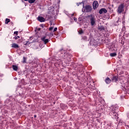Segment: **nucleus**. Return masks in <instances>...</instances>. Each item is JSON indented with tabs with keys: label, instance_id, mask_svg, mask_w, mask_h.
Returning <instances> with one entry per match:
<instances>
[{
	"label": "nucleus",
	"instance_id": "1",
	"mask_svg": "<svg viewBox=\"0 0 129 129\" xmlns=\"http://www.w3.org/2000/svg\"><path fill=\"white\" fill-rule=\"evenodd\" d=\"M89 18L90 19V22L91 26H94L95 25V22H96L95 18H94L92 15L90 16Z\"/></svg>",
	"mask_w": 129,
	"mask_h": 129
},
{
	"label": "nucleus",
	"instance_id": "2",
	"mask_svg": "<svg viewBox=\"0 0 129 129\" xmlns=\"http://www.w3.org/2000/svg\"><path fill=\"white\" fill-rule=\"evenodd\" d=\"M124 7V5L123 4H121L118 6V9H117V12L118 14H121V13H122V12L124 11V10L123 9Z\"/></svg>",
	"mask_w": 129,
	"mask_h": 129
},
{
	"label": "nucleus",
	"instance_id": "3",
	"mask_svg": "<svg viewBox=\"0 0 129 129\" xmlns=\"http://www.w3.org/2000/svg\"><path fill=\"white\" fill-rule=\"evenodd\" d=\"M109 115H110L112 118H114V119H117V118H118L117 113L114 112V111L110 112Z\"/></svg>",
	"mask_w": 129,
	"mask_h": 129
},
{
	"label": "nucleus",
	"instance_id": "4",
	"mask_svg": "<svg viewBox=\"0 0 129 129\" xmlns=\"http://www.w3.org/2000/svg\"><path fill=\"white\" fill-rule=\"evenodd\" d=\"M85 12L86 13H90L92 11V7L90 5H87L85 7Z\"/></svg>",
	"mask_w": 129,
	"mask_h": 129
},
{
	"label": "nucleus",
	"instance_id": "5",
	"mask_svg": "<svg viewBox=\"0 0 129 129\" xmlns=\"http://www.w3.org/2000/svg\"><path fill=\"white\" fill-rule=\"evenodd\" d=\"M93 8L94 10H96L98 8V2L96 1H94L93 3Z\"/></svg>",
	"mask_w": 129,
	"mask_h": 129
},
{
	"label": "nucleus",
	"instance_id": "6",
	"mask_svg": "<svg viewBox=\"0 0 129 129\" xmlns=\"http://www.w3.org/2000/svg\"><path fill=\"white\" fill-rule=\"evenodd\" d=\"M106 13H107V10L105 8H102L99 11V14L100 15L102 14H106Z\"/></svg>",
	"mask_w": 129,
	"mask_h": 129
},
{
	"label": "nucleus",
	"instance_id": "7",
	"mask_svg": "<svg viewBox=\"0 0 129 129\" xmlns=\"http://www.w3.org/2000/svg\"><path fill=\"white\" fill-rule=\"evenodd\" d=\"M41 41H42L44 44H47L49 42V39H46V36H43L41 38Z\"/></svg>",
	"mask_w": 129,
	"mask_h": 129
},
{
	"label": "nucleus",
	"instance_id": "8",
	"mask_svg": "<svg viewBox=\"0 0 129 129\" xmlns=\"http://www.w3.org/2000/svg\"><path fill=\"white\" fill-rule=\"evenodd\" d=\"M111 109H112L111 112H113V111L114 112H116L118 110V107L115 106L111 107Z\"/></svg>",
	"mask_w": 129,
	"mask_h": 129
},
{
	"label": "nucleus",
	"instance_id": "9",
	"mask_svg": "<svg viewBox=\"0 0 129 129\" xmlns=\"http://www.w3.org/2000/svg\"><path fill=\"white\" fill-rule=\"evenodd\" d=\"M37 20H38V21H39V22H40L41 23H42L43 22H45V18L41 16L38 17L37 18Z\"/></svg>",
	"mask_w": 129,
	"mask_h": 129
},
{
	"label": "nucleus",
	"instance_id": "10",
	"mask_svg": "<svg viewBox=\"0 0 129 129\" xmlns=\"http://www.w3.org/2000/svg\"><path fill=\"white\" fill-rule=\"evenodd\" d=\"M12 47L15 48V49H18V48H19V45L15 43H14L12 44Z\"/></svg>",
	"mask_w": 129,
	"mask_h": 129
},
{
	"label": "nucleus",
	"instance_id": "11",
	"mask_svg": "<svg viewBox=\"0 0 129 129\" xmlns=\"http://www.w3.org/2000/svg\"><path fill=\"white\" fill-rule=\"evenodd\" d=\"M117 80H118V77L116 76L113 77V78H112V81H113V82H116Z\"/></svg>",
	"mask_w": 129,
	"mask_h": 129
},
{
	"label": "nucleus",
	"instance_id": "12",
	"mask_svg": "<svg viewBox=\"0 0 129 129\" xmlns=\"http://www.w3.org/2000/svg\"><path fill=\"white\" fill-rule=\"evenodd\" d=\"M105 82L107 84H109V83L111 82V80H110V79H109V78H107L105 79Z\"/></svg>",
	"mask_w": 129,
	"mask_h": 129
},
{
	"label": "nucleus",
	"instance_id": "13",
	"mask_svg": "<svg viewBox=\"0 0 129 129\" xmlns=\"http://www.w3.org/2000/svg\"><path fill=\"white\" fill-rule=\"evenodd\" d=\"M25 2H28L29 4H34L35 2H36V0H24Z\"/></svg>",
	"mask_w": 129,
	"mask_h": 129
},
{
	"label": "nucleus",
	"instance_id": "14",
	"mask_svg": "<svg viewBox=\"0 0 129 129\" xmlns=\"http://www.w3.org/2000/svg\"><path fill=\"white\" fill-rule=\"evenodd\" d=\"M12 68L14 71H18V66H15V65H13L12 66Z\"/></svg>",
	"mask_w": 129,
	"mask_h": 129
},
{
	"label": "nucleus",
	"instance_id": "15",
	"mask_svg": "<svg viewBox=\"0 0 129 129\" xmlns=\"http://www.w3.org/2000/svg\"><path fill=\"white\" fill-rule=\"evenodd\" d=\"M111 57H114V56H116V53L113 52L110 54Z\"/></svg>",
	"mask_w": 129,
	"mask_h": 129
},
{
	"label": "nucleus",
	"instance_id": "16",
	"mask_svg": "<svg viewBox=\"0 0 129 129\" xmlns=\"http://www.w3.org/2000/svg\"><path fill=\"white\" fill-rule=\"evenodd\" d=\"M10 22V19L7 18L5 21V24H9Z\"/></svg>",
	"mask_w": 129,
	"mask_h": 129
},
{
	"label": "nucleus",
	"instance_id": "17",
	"mask_svg": "<svg viewBox=\"0 0 129 129\" xmlns=\"http://www.w3.org/2000/svg\"><path fill=\"white\" fill-rule=\"evenodd\" d=\"M26 61H27V58L23 57V63H26Z\"/></svg>",
	"mask_w": 129,
	"mask_h": 129
},
{
	"label": "nucleus",
	"instance_id": "18",
	"mask_svg": "<svg viewBox=\"0 0 129 129\" xmlns=\"http://www.w3.org/2000/svg\"><path fill=\"white\" fill-rule=\"evenodd\" d=\"M99 30H100L101 31H102V30H104V27L103 26H100L99 28Z\"/></svg>",
	"mask_w": 129,
	"mask_h": 129
},
{
	"label": "nucleus",
	"instance_id": "19",
	"mask_svg": "<svg viewBox=\"0 0 129 129\" xmlns=\"http://www.w3.org/2000/svg\"><path fill=\"white\" fill-rule=\"evenodd\" d=\"M53 29H54V27H50L49 28V31H52L53 30Z\"/></svg>",
	"mask_w": 129,
	"mask_h": 129
},
{
	"label": "nucleus",
	"instance_id": "20",
	"mask_svg": "<svg viewBox=\"0 0 129 129\" xmlns=\"http://www.w3.org/2000/svg\"><path fill=\"white\" fill-rule=\"evenodd\" d=\"M40 27H41V28H44L45 27V25L44 24H41L40 25Z\"/></svg>",
	"mask_w": 129,
	"mask_h": 129
},
{
	"label": "nucleus",
	"instance_id": "21",
	"mask_svg": "<svg viewBox=\"0 0 129 129\" xmlns=\"http://www.w3.org/2000/svg\"><path fill=\"white\" fill-rule=\"evenodd\" d=\"M18 38H20V37L19 36H15V37H14V39L15 40H17Z\"/></svg>",
	"mask_w": 129,
	"mask_h": 129
},
{
	"label": "nucleus",
	"instance_id": "22",
	"mask_svg": "<svg viewBox=\"0 0 129 129\" xmlns=\"http://www.w3.org/2000/svg\"><path fill=\"white\" fill-rule=\"evenodd\" d=\"M79 33L80 34H83V31L81 30Z\"/></svg>",
	"mask_w": 129,
	"mask_h": 129
},
{
	"label": "nucleus",
	"instance_id": "23",
	"mask_svg": "<svg viewBox=\"0 0 129 129\" xmlns=\"http://www.w3.org/2000/svg\"><path fill=\"white\" fill-rule=\"evenodd\" d=\"M14 35H18V31H15L14 33Z\"/></svg>",
	"mask_w": 129,
	"mask_h": 129
},
{
	"label": "nucleus",
	"instance_id": "24",
	"mask_svg": "<svg viewBox=\"0 0 129 129\" xmlns=\"http://www.w3.org/2000/svg\"><path fill=\"white\" fill-rule=\"evenodd\" d=\"M56 31H57V27H55L54 30H53V32H56Z\"/></svg>",
	"mask_w": 129,
	"mask_h": 129
},
{
	"label": "nucleus",
	"instance_id": "25",
	"mask_svg": "<svg viewBox=\"0 0 129 129\" xmlns=\"http://www.w3.org/2000/svg\"><path fill=\"white\" fill-rule=\"evenodd\" d=\"M28 44H30V42L29 41H27L26 43H25V45H28Z\"/></svg>",
	"mask_w": 129,
	"mask_h": 129
},
{
	"label": "nucleus",
	"instance_id": "26",
	"mask_svg": "<svg viewBox=\"0 0 129 129\" xmlns=\"http://www.w3.org/2000/svg\"><path fill=\"white\" fill-rule=\"evenodd\" d=\"M74 21H77V18H74Z\"/></svg>",
	"mask_w": 129,
	"mask_h": 129
},
{
	"label": "nucleus",
	"instance_id": "27",
	"mask_svg": "<svg viewBox=\"0 0 129 129\" xmlns=\"http://www.w3.org/2000/svg\"><path fill=\"white\" fill-rule=\"evenodd\" d=\"M34 117H35V118L37 117V115H34Z\"/></svg>",
	"mask_w": 129,
	"mask_h": 129
},
{
	"label": "nucleus",
	"instance_id": "28",
	"mask_svg": "<svg viewBox=\"0 0 129 129\" xmlns=\"http://www.w3.org/2000/svg\"><path fill=\"white\" fill-rule=\"evenodd\" d=\"M82 4V3H80L79 5H81Z\"/></svg>",
	"mask_w": 129,
	"mask_h": 129
},
{
	"label": "nucleus",
	"instance_id": "29",
	"mask_svg": "<svg viewBox=\"0 0 129 129\" xmlns=\"http://www.w3.org/2000/svg\"><path fill=\"white\" fill-rule=\"evenodd\" d=\"M40 30H41V29H40V28H39V29H38V31H40Z\"/></svg>",
	"mask_w": 129,
	"mask_h": 129
},
{
	"label": "nucleus",
	"instance_id": "30",
	"mask_svg": "<svg viewBox=\"0 0 129 129\" xmlns=\"http://www.w3.org/2000/svg\"><path fill=\"white\" fill-rule=\"evenodd\" d=\"M83 8H84V5H83Z\"/></svg>",
	"mask_w": 129,
	"mask_h": 129
},
{
	"label": "nucleus",
	"instance_id": "31",
	"mask_svg": "<svg viewBox=\"0 0 129 129\" xmlns=\"http://www.w3.org/2000/svg\"><path fill=\"white\" fill-rule=\"evenodd\" d=\"M72 16H74V14H73Z\"/></svg>",
	"mask_w": 129,
	"mask_h": 129
}]
</instances>
